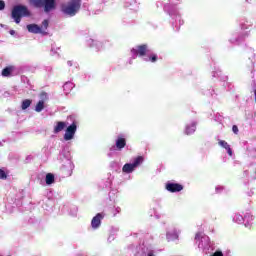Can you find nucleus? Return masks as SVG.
Listing matches in <instances>:
<instances>
[{
    "label": "nucleus",
    "mask_w": 256,
    "mask_h": 256,
    "mask_svg": "<svg viewBox=\"0 0 256 256\" xmlns=\"http://www.w3.org/2000/svg\"><path fill=\"white\" fill-rule=\"evenodd\" d=\"M218 145H220V147H223V149H226L228 155L230 157H233V150L231 149V145H229V143H227V141L219 140Z\"/></svg>",
    "instance_id": "11"
},
{
    "label": "nucleus",
    "mask_w": 256,
    "mask_h": 256,
    "mask_svg": "<svg viewBox=\"0 0 256 256\" xmlns=\"http://www.w3.org/2000/svg\"><path fill=\"white\" fill-rule=\"evenodd\" d=\"M67 128V123L63 121L56 122V125L54 126L53 133L57 135V133H61V131H65Z\"/></svg>",
    "instance_id": "10"
},
{
    "label": "nucleus",
    "mask_w": 256,
    "mask_h": 256,
    "mask_svg": "<svg viewBox=\"0 0 256 256\" xmlns=\"http://www.w3.org/2000/svg\"><path fill=\"white\" fill-rule=\"evenodd\" d=\"M168 241H173L174 239H179V236L177 233H168L167 234Z\"/></svg>",
    "instance_id": "19"
},
{
    "label": "nucleus",
    "mask_w": 256,
    "mask_h": 256,
    "mask_svg": "<svg viewBox=\"0 0 256 256\" xmlns=\"http://www.w3.org/2000/svg\"><path fill=\"white\" fill-rule=\"evenodd\" d=\"M148 256H153V253H149Z\"/></svg>",
    "instance_id": "27"
},
{
    "label": "nucleus",
    "mask_w": 256,
    "mask_h": 256,
    "mask_svg": "<svg viewBox=\"0 0 256 256\" xmlns=\"http://www.w3.org/2000/svg\"><path fill=\"white\" fill-rule=\"evenodd\" d=\"M27 29L29 31V33H34V35L37 34H42L44 35L45 31L42 30L41 26L37 25V24H29L27 25Z\"/></svg>",
    "instance_id": "8"
},
{
    "label": "nucleus",
    "mask_w": 256,
    "mask_h": 256,
    "mask_svg": "<svg viewBox=\"0 0 256 256\" xmlns=\"http://www.w3.org/2000/svg\"><path fill=\"white\" fill-rule=\"evenodd\" d=\"M5 9V1L0 0V11H3Z\"/></svg>",
    "instance_id": "25"
},
{
    "label": "nucleus",
    "mask_w": 256,
    "mask_h": 256,
    "mask_svg": "<svg viewBox=\"0 0 256 256\" xmlns=\"http://www.w3.org/2000/svg\"><path fill=\"white\" fill-rule=\"evenodd\" d=\"M13 71H15V67L14 66H8V67H5L3 70H2V77H11V73H13Z\"/></svg>",
    "instance_id": "13"
},
{
    "label": "nucleus",
    "mask_w": 256,
    "mask_h": 256,
    "mask_svg": "<svg viewBox=\"0 0 256 256\" xmlns=\"http://www.w3.org/2000/svg\"><path fill=\"white\" fill-rule=\"evenodd\" d=\"M31 103H33V100H31V99L23 100L22 104H21L22 111H25L26 109H29V107H31Z\"/></svg>",
    "instance_id": "14"
},
{
    "label": "nucleus",
    "mask_w": 256,
    "mask_h": 256,
    "mask_svg": "<svg viewBox=\"0 0 256 256\" xmlns=\"http://www.w3.org/2000/svg\"><path fill=\"white\" fill-rule=\"evenodd\" d=\"M10 33H11V35H13V33H15V31L11 30Z\"/></svg>",
    "instance_id": "26"
},
{
    "label": "nucleus",
    "mask_w": 256,
    "mask_h": 256,
    "mask_svg": "<svg viewBox=\"0 0 256 256\" xmlns=\"http://www.w3.org/2000/svg\"><path fill=\"white\" fill-rule=\"evenodd\" d=\"M126 146H127V140L119 136L116 140V148L118 149V151L125 149Z\"/></svg>",
    "instance_id": "12"
},
{
    "label": "nucleus",
    "mask_w": 256,
    "mask_h": 256,
    "mask_svg": "<svg viewBox=\"0 0 256 256\" xmlns=\"http://www.w3.org/2000/svg\"><path fill=\"white\" fill-rule=\"evenodd\" d=\"M55 183V175L52 173L46 174V185H53Z\"/></svg>",
    "instance_id": "16"
},
{
    "label": "nucleus",
    "mask_w": 256,
    "mask_h": 256,
    "mask_svg": "<svg viewBox=\"0 0 256 256\" xmlns=\"http://www.w3.org/2000/svg\"><path fill=\"white\" fill-rule=\"evenodd\" d=\"M232 131L235 135H238L239 134V127H237V125H233L232 126Z\"/></svg>",
    "instance_id": "23"
},
{
    "label": "nucleus",
    "mask_w": 256,
    "mask_h": 256,
    "mask_svg": "<svg viewBox=\"0 0 256 256\" xmlns=\"http://www.w3.org/2000/svg\"><path fill=\"white\" fill-rule=\"evenodd\" d=\"M75 133H77V123L73 122L70 126L66 128L64 134V141H71L75 137Z\"/></svg>",
    "instance_id": "6"
},
{
    "label": "nucleus",
    "mask_w": 256,
    "mask_h": 256,
    "mask_svg": "<svg viewBox=\"0 0 256 256\" xmlns=\"http://www.w3.org/2000/svg\"><path fill=\"white\" fill-rule=\"evenodd\" d=\"M141 163H143V157L137 156L134 159L133 163H126L122 167V171H123V173H133L135 171V169H137V167H139V165H141Z\"/></svg>",
    "instance_id": "4"
},
{
    "label": "nucleus",
    "mask_w": 256,
    "mask_h": 256,
    "mask_svg": "<svg viewBox=\"0 0 256 256\" xmlns=\"http://www.w3.org/2000/svg\"><path fill=\"white\" fill-rule=\"evenodd\" d=\"M30 5H33V7H36V9H44L45 13H51L53 9L56 7V1L57 0H29Z\"/></svg>",
    "instance_id": "3"
},
{
    "label": "nucleus",
    "mask_w": 256,
    "mask_h": 256,
    "mask_svg": "<svg viewBox=\"0 0 256 256\" xmlns=\"http://www.w3.org/2000/svg\"><path fill=\"white\" fill-rule=\"evenodd\" d=\"M103 214L98 213L96 216L93 217L91 221L92 229H99L101 227V220L103 219Z\"/></svg>",
    "instance_id": "9"
},
{
    "label": "nucleus",
    "mask_w": 256,
    "mask_h": 256,
    "mask_svg": "<svg viewBox=\"0 0 256 256\" xmlns=\"http://www.w3.org/2000/svg\"><path fill=\"white\" fill-rule=\"evenodd\" d=\"M131 53L136 57H145L149 53V46L147 44L138 45L131 50Z\"/></svg>",
    "instance_id": "5"
},
{
    "label": "nucleus",
    "mask_w": 256,
    "mask_h": 256,
    "mask_svg": "<svg viewBox=\"0 0 256 256\" xmlns=\"http://www.w3.org/2000/svg\"><path fill=\"white\" fill-rule=\"evenodd\" d=\"M40 97V101H43V103H45L46 101H49V94H47V92L43 91L40 93L39 95Z\"/></svg>",
    "instance_id": "18"
},
{
    "label": "nucleus",
    "mask_w": 256,
    "mask_h": 256,
    "mask_svg": "<svg viewBox=\"0 0 256 256\" xmlns=\"http://www.w3.org/2000/svg\"><path fill=\"white\" fill-rule=\"evenodd\" d=\"M61 11L68 17H75L78 11H81V0H70L61 5Z\"/></svg>",
    "instance_id": "1"
},
{
    "label": "nucleus",
    "mask_w": 256,
    "mask_h": 256,
    "mask_svg": "<svg viewBox=\"0 0 256 256\" xmlns=\"http://www.w3.org/2000/svg\"><path fill=\"white\" fill-rule=\"evenodd\" d=\"M49 27V20H44L42 22V26L40 28H42V30H47V28Z\"/></svg>",
    "instance_id": "22"
},
{
    "label": "nucleus",
    "mask_w": 256,
    "mask_h": 256,
    "mask_svg": "<svg viewBox=\"0 0 256 256\" xmlns=\"http://www.w3.org/2000/svg\"><path fill=\"white\" fill-rule=\"evenodd\" d=\"M195 129H197V126H195V124L186 126V130H185L186 135H192V133H195Z\"/></svg>",
    "instance_id": "17"
},
{
    "label": "nucleus",
    "mask_w": 256,
    "mask_h": 256,
    "mask_svg": "<svg viewBox=\"0 0 256 256\" xmlns=\"http://www.w3.org/2000/svg\"><path fill=\"white\" fill-rule=\"evenodd\" d=\"M0 179L2 181H5L7 179V173L5 172V170L0 168Z\"/></svg>",
    "instance_id": "20"
},
{
    "label": "nucleus",
    "mask_w": 256,
    "mask_h": 256,
    "mask_svg": "<svg viewBox=\"0 0 256 256\" xmlns=\"http://www.w3.org/2000/svg\"><path fill=\"white\" fill-rule=\"evenodd\" d=\"M1 256V255H0Z\"/></svg>",
    "instance_id": "28"
},
{
    "label": "nucleus",
    "mask_w": 256,
    "mask_h": 256,
    "mask_svg": "<svg viewBox=\"0 0 256 256\" xmlns=\"http://www.w3.org/2000/svg\"><path fill=\"white\" fill-rule=\"evenodd\" d=\"M45 109V102L39 100L35 106L36 113H41Z\"/></svg>",
    "instance_id": "15"
},
{
    "label": "nucleus",
    "mask_w": 256,
    "mask_h": 256,
    "mask_svg": "<svg viewBox=\"0 0 256 256\" xmlns=\"http://www.w3.org/2000/svg\"><path fill=\"white\" fill-rule=\"evenodd\" d=\"M202 237H203V232H197L196 235H195L196 241L199 240V239H202Z\"/></svg>",
    "instance_id": "24"
},
{
    "label": "nucleus",
    "mask_w": 256,
    "mask_h": 256,
    "mask_svg": "<svg viewBox=\"0 0 256 256\" xmlns=\"http://www.w3.org/2000/svg\"><path fill=\"white\" fill-rule=\"evenodd\" d=\"M166 191H169V193H179L183 189V185L179 183H173V182H168L165 185Z\"/></svg>",
    "instance_id": "7"
},
{
    "label": "nucleus",
    "mask_w": 256,
    "mask_h": 256,
    "mask_svg": "<svg viewBox=\"0 0 256 256\" xmlns=\"http://www.w3.org/2000/svg\"><path fill=\"white\" fill-rule=\"evenodd\" d=\"M23 17H31V12L29 11V8L25 5H16L12 8L11 11V18L15 21L17 25L21 23V19Z\"/></svg>",
    "instance_id": "2"
},
{
    "label": "nucleus",
    "mask_w": 256,
    "mask_h": 256,
    "mask_svg": "<svg viewBox=\"0 0 256 256\" xmlns=\"http://www.w3.org/2000/svg\"><path fill=\"white\" fill-rule=\"evenodd\" d=\"M157 59H158L157 54H151L149 56V61H151V63L157 62Z\"/></svg>",
    "instance_id": "21"
}]
</instances>
